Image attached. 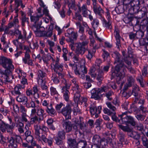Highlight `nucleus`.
I'll return each instance as SVG.
<instances>
[{"label":"nucleus","instance_id":"423d86ee","mask_svg":"<svg viewBox=\"0 0 148 148\" xmlns=\"http://www.w3.org/2000/svg\"><path fill=\"white\" fill-rule=\"evenodd\" d=\"M8 146L10 147L16 146L17 144L21 143L22 139L21 136L17 135H14L10 137H8L7 138Z\"/></svg>","mask_w":148,"mask_h":148},{"label":"nucleus","instance_id":"a878e982","mask_svg":"<svg viewBox=\"0 0 148 148\" xmlns=\"http://www.w3.org/2000/svg\"><path fill=\"white\" fill-rule=\"evenodd\" d=\"M37 114L40 120H42L44 119V116L45 115V113L44 110L42 108L38 109L37 111Z\"/></svg>","mask_w":148,"mask_h":148},{"label":"nucleus","instance_id":"8fccbe9b","mask_svg":"<svg viewBox=\"0 0 148 148\" xmlns=\"http://www.w3.org/2000/svg\"><path fill=\"white\" fill-rule=\"evenodd\" d=\"M73 91H75L76 92H77L78 91L79 92H80L81 91V90L79 88L77 84L73 85Z\"/></svg>","mask_w":148,"mask_h":148},{"label":"nucleus","instance_id":"20e7f679","mask_svg":"<svg viewBox=\"0 0 148 148\" xmlns=\"http://www.w3.org/2000/svg\"><path fill=\"white\" fill-rule=\"evenodd\" d=\"M88 43L89 41L86 40L81 42H79L75 43V52L77 56H82L88 50L87 46Z\"/></svg>","mask_w":148,"mask_h":148},{"label":"nucleus","instance_id":"4be33fe9","mask_svg":"<svg viewBox=\"0 0 148 148\" xmlns=\"http://www.w3.org/2000/svg\"><path fill=\"white\" fill-rule=\"evenodd\" d=\"M52 104L51 103L49 107H47L46 110L47 112L52 117H53L56 115V112L52 106Z\"/></svg>","mask_w":148,"mask_h":148},{"label":"nucleus","instance_id":"72a5a7b5","mask_svg":"<svg viewBox=\"0 0 148 148\" xmlns=\"http://www.w3.org/2000/svg\"><path fill=\"white\" fill-rule=\"evenodd\" d=\"M80 92H79V91H78L77 92H75L74 94V100L75 103L77 104L80 103Z\"/></svg>","mask_w":148,"mask_h":148},{"label":"nucleus","instance_id":"cd10ccee","mask_svg":"<svg viewBox=\"0 0 148 148\" xmlns=\"http://www.w3.org/2000/svg\"><path fill=\"white\" fill-rule=\"evenodd\" d=\"M24 126L23 123L21 121H19L16 123V127L18 128V130L21 134L24 132Z\"/></svg>","mask_w":148,"mask_h":148},{"label":"nucleus","instance_id":"4d7b16f0","mask_svg":"<svg viewBox=\"0 0 148 148\" xmlns=\"http://www.w3.org/2000/svg\"><path fill=\"white\" fill-rule=\"evenodd\" d=\"M53 32L52 30L49 29L47 32H45L44 34L47 37H50L52 35Z\"/></svg>","mask_w":148,"mask_h":148},{"label":"nucleus","instance_id":"5fc2aeb1","mask_svg":"<svg viewBox=\"0 0 148 148\" xmlns=\"http://www.w3.org/2000/svg\"><path fill=\"white\" fill-rule=\"evenodd\" d=\"M103 25L105 27L108 29H110L111 27V23L109 21L106 22L105 20H104Z\"/></svg>","mask_w":148,"mask_h":148},{"label":"nucleus","instance_id":"ea45409f","mask_svg":"<svg viewBox=\"0 0 148 148\" xmlns=\"http://www.w3.org/2000/svg\"><path fill=\"white\" fill-rule=\"evenodd\" d=\"M38 79H42L43 78L46 76V75L45 73L41 70H39L38 71Z\"/></svg>","mask_w":148,"mask_h":148},{"label":"nucleus","instance_id":"37998d69","mask_svg":"<svg viewBox=\"0 0 148 148\" xmlns=\"http://www.w3.org/2000/svg\"><path fill=\"white\" fill-rule=\"evenodd\" d=\"M41 120H39V118L36 115L31 118L30 120V122L31 124H33L35 123L36 121H38L39 122H40Z\"/></svg>","mask_w":148,"mask_h":148},{"label":"nucleus","instance_id":"e2e57ef3","mask_svg":"<svg viewBox=\"0 0 148 148\" xmlns=\"http://www.w3.org/2000/svg\"><path fill=\"white\" fill-rule=\"evenodd\" d=\"M67 41L68 42H70L71 43V44L70 45V47H71V49L72 50H75V47L74 46V42L72 39H69L68 40H67Z\"/></svg>","mask_w":148,"mask_h":148},{"label":"nucleus","instance_id":"f8f14e48","mask_svg":"<svg viewBox=\"0 0 148 148\" xmlns=\"http://www.w3.org/2000/svg\"><path fill=\"white\" fill-rule=\"evenodd\" d=\"M38 82L39 84L40 85V87L42 90L40 92L42 94V96L43 97H45L48 95L49 91L48 89V87L45 84V82L42 79H38Z\"/></svg>","mask_w":148,"mask_h":148},{"label":"nucleus","instance_id":"680f3d73","mask_svg":"<svg viewBox=\"0 0 148 148\" xmlns=\"http://www.w3.org/2000/svg\"><path fill=\"white\" fill-rule=\"evenodd\" d=\"M84 25L85 27H86V26L87 27H88L86 29V32H88V34L90 36V37L92 36V32L91 29L88 26L87 24L86 23H85V24Z\"/></svg>","mask_w":148,"mask_h":148},{"label":"nucleus","instance_id":"2eb2a0df","mask_svg":"<svg viewBox=\"0 0 148 148\" xmlns=\"http://www.w3.org/2000/svg\"><path fill=\"white\" fill-rule=\"evenodd\" d=\"M70 86H68L67 84L62 87V92L63 93L64 97L66 101H68L69 100V94L70 92L68 90Z\"/></svg>","mask_w":148,"mask_h":148},{"label":"nucleus","instance_id":"603ef678","mask_svg":"<svg viewBox=\"0 0 148 148\" xmlns=\"http://www.w3.org/2000/svg\"><path fill=\"white\" fill-rule=\"evenodd\" d=\"M142 140L143 145L145 147L148 146V140L147 138L144 136L142 137Z\"/></svg>","mask_w":148,"mask_h":148},{"label":"nucleus","instance_id":"0eeeda50","mask_svg":"<svg viewBox=\"0 0 148 148\" xmlns=\"http://www.w3.org/2000/svg\"><path fill=\"white\" fill-rule=\"evenodd\" d=\"M126 112L123 113L119 115V117L120 119V123H130L132 125L134 126L136 125V122L133 118L130 116L126 115Z\"/></svg>","mask_w":148,"mask_h":148},{"label":"nucleus","instance_id":"f03ea898","mask_svg":"<svg viewBox=\"0 0 148 148\" xmlns=\"http://www.w3.org/2000/svg\"><path fill=\"white\" fill-rule=\"evenodd\" d=\"M12 60L9 58H8L4 57H1L0 58V65L4 69V71L0 69V73L4 76L5 81L8 82H10L9 80V75L14 70V67L12 64Z\"/></svg>","mask_w":148,"mask_h":148},{"label":"nucleus","instance_id":"bf43d9fd","mask_svg":"<svg viewBox=\"0 0 148 148\" xmlns=\"http://www.w3.org/2000/svg\"><path fill=\"white\" fill-rule=\"evenodd\" d=\"M113 94V93L112 91H110L106 93L105 96L108 99L110 100H111L112 99V98L111 97H111Z\"/></svg>","mask_w":148,"mask_h":148},{"label":"nucleus","instance_id":"49530a36","mask_svg":"<svg viewBox=\"0 0 148 148\" xmlns=\"http://www.w3.org/2000/svg\"><path fill=\"white\" fill-rule=\"evenodd\" d=\"M80 12L79 11H78L75 13V18L76 20L81 21H83V18L81 15L80 14Z\"/></svg>","mask_w":148,"mask_h":148},{"label":"nucleus","instance_id":"ddd939ff","mask_svg":"<svg viewBox=\"0 0 148 148\" xmlns=\"http://www.w3.org/2000/svg\"><path fill=\"white\" fill-rule=\"evenodd\" d=\"M90 112L92 115H95V117L97 118L98 117V114L101 112V107L98 106L97 108L94 104H91L89 106Z\"/></svg>","mask_w":148,"mask_h":148},{"label":"nucleus","instance_id":"9d476101","mask_svg":"<svg viewBox=\"0 0 148 148\" xmlns=\"http://www.w3.org/2000/svg\"><path fill=\"white\" fill-rule=\"evenodd\" d=\"M102 88H95L92 89L90 91L91 98L95 100H99L101 99L102 97Z\"/></svg>","mask_w":148,"mask_h":148},{"label":"nucleus","instance_id":"1a4fd4ad","mask_svg":"<svg viewBox=\"0 0 148 148\" xmlns=\"http://www.w3.org/2000/svg\"><path fill=\"white\" fill-rule=\"evenodd\" d=\"M63 77L64 75L61 73H53L51 80L55 84H58L60 82V81L61 80L62 82L65 85L66 84H67L66 81Z\"/></svg>","mask_w":148,"mask_h":148},{"label":"nucleus","instance_id":"13d9d810","mask_svg":"<svg viewBox=\"0 0 148 148\" xmlns=\"http://www.w3.org/2000/svg\"><path fill=\"white\" fill-rule=\"evenodd\" d=\"M114 34L116 39H120L121 36L119 34V31L118 29H115Z\"/></svg>","mask_w":148,"mask_h":148},{"label":"nucleus","instance_id":"a211bd4d","mask_svg":"<svg viewBox=\"0 0 148 148\" xmlns=\"http://www.w3.org/2000/svg\"><path fill=\"white\" fill-rule=\"evenodd\" d=\"M25 87L24 85H21L20 84H18L14 87V90L11 92L12 94L14 95H21V89H24Z\"/></svg>","mask_w":148,"mask_h":148},{"label":"nucleus","instance_id":"774afa93","mask_svg":"<svg viewBox=\"0 0 148 148\" xmlns=\"http://www.w3.org/2000/svg\"><path fill=\"white\" fill-rule=\"evenodd\" d=\"M19 107L17 104H14L13 105V109L15 113L18 112L19 111Z\"/></svg>","mask_w":148,"mask_h":148},{"label":"nucleus","instance_id":"4c0bfd02","mask_svg":"<svg viewBox=\"0 0 148 148\" xmlns=\"http://www.w3.org/2000/svg\"><path fill=\"white\" fill-rule=\"evenodd\" d=\"M119 127L121 130L125 132H131L132 129L127 126H124L122 125H119Z\"/></svg>","mask_w":148,"mask_h":148},{"label":"nucleus","instance_id":"b1692460","mask_svg":"<svg viewBox=\"0 0 148 148\" xmlns=\"http://www.w3.org/2000/svg\"><path fill=\"white\" fill-rule=\"evenodd\" d=\"M53 62V64L54 66V70L56 73H61L63 71V66L61 64H55Z\"/></svg>","mask_w":148,"mask_h":148},{"label":"nucleus","instance_id":"f3484780","mask_svg":"<svg viewBox=\"0 0 148 148\" xmlns=\"http://www.w3.org/2000/svg\"><path fill=\"white\" fill-rule=\"evenodd\" d=\"M106 104L108 107L110 109L112 110L113 111V112H112L110 111L108 108H105L103 110L104 112L106 114H107L108 115H110L112 114H115V111L116 110V108L114 106H112L111 103L110 102H108L106 103Z\"/></svg>","mask_w":148,"mask_h":148},{"label":"nucleus","instance_id":"09e8293b","mask_svg":"<svg viewBox=\"0 0 148 148\" xmlns=\"http://www.w3.org/2000/svg\"><path fill=\"white\" fill-rule=\"evenodd\" d=\"M29 18H27L26 17H23L21 18V23L23 26H24L25 25V23H27L28 24L29 23L28 22Z\"/></svg>","mask_w":148,"mask_h":148},{"label":"nucleus","instance_id":"c03bdc74","mask_svg":"<svg viewBox=\"0 0 148 148\" xmlns=\"http://www.w3.org/2000/svg\"><path fill=\"white\" fill-rule=\"evenodd\" d=\"M135 101L138 104L142 106L144 104V100L140 98H138V97H135Z\"/></svg>","mask_w":148,"mask_h":148},{"label":"nucleus","instance_id":"c756f323","mask_svg":"<svg viewBox=\"0 0 148 148\" xmlns=\"http://www.w3.org/2000/svg\"><path fill=\"white\" fill-rule=\"evenodd\" d=\"M120 142H118L117 144V146H114V147L116 148L121 147L123 146V142L124 141V136L123 134H120L119 135Z\"/></svg>","mask_w":148,"mask_h":148},{"label":"nucleus","instance_id":"6ab92c4d","mask_svg":"<svg viewBox=\"0 0 148 148\" xmlns=\"http://www.w3.org/2000/svg\"><path fill=\"white\" fill-rule=\"evenodd\" d=\"M79 11V12H82V14L84 17H86L88 15V12L90 11L88 9L87 6L85 4H83L82 6L80 7L79 5H78Z\"/></svg>","mask_w":148,"mask_h":148},{"label":"nucleus","instance_id":"dca6fc26","mask_svg":"<svg viewBox=\"0 0 148 148\" xmlns=\"http://www.w3.org/2000/svg\"><path fill=\"white\" fill-rule=\"evenodd\" d=\"M67 136V143L68 148H76L77 143L76 139L69 137V135Z\"/></svg>","mask_w":148,"mask_h":148},{"label":"nucleus","instance_id":"4468645a","mask_svg":"<svg viewBox=\"0 0 148 148\" xmlns=\"http://www.w3.org/2000/svg\"><path fill=\"white\" fill-rule=\"evenodd\" d=\"M34 128L35 130V135H36V137L38 138L39 137V135L40 134V130H41L44 132H46L48 130V128L44 125L41 126L38 125H35Z\"/></svg>","mask_w":148,"mask_h":148},{"label":"nucleus","instance_id":"a19ab883","mask_svg":"<svg viewBox=\"0 0 148 148\" xmlns=\"http://www.w3.org/2000/svg\"><path fill=\"white\" fill-rule=\"evenodd\" d=\"M30 59V57L29 54L27 53H25V57L23 58V61L24 63L26 64L27 61Z\"/></svg>","mask_w":148,"mask_h":148},{"label":"nucleus","instance_id":"f704fd0d","mask_svg":"<svg viewBox=\"0 0 148 148\" xmlns=\"http://www.w3.org/2000/svg\"><path fill=\"white\" fill-rule=\"evenodd\" d=\"M67 36L69 38L66 39V41L67 40H69L71 39L74 41V40H76L77 34V33L73 32L71 34L68 35Z\"/></svg>","mask_w":148,"mask_h":148},{"label":"nucleus","instance_id":"473e14b6","mask_svg":"<svg viewBox=\"0 0 148 148\" xmlns=\"http://www.w3.org/2000/svg\"><path fill=\"white\" fill-rule=\"evenodd\" d=\"M139 87L137 85L135 86L132 90V94L135 97H138L139 94Z\"/></svg>","mask_w":148,"mask_h":148},{"label":"nucleus","instance_id":"5701e85b","mask_svg":"<svg viewBox=\"0 0 148 148\" xmlns=\"http://www.w3.org/2000/svg\"><path fill=\"white\" fill-rule=\"evenodd\" d=\"M20 5H21V8L23 9L25 7V5L23 4L22 0H15L14 10L16 13L20 10L18 8Z\"/></svg>","mask_w":148,"mask_h":148},{"label":"nucleus","instance_id":"6e6d98bb","mask_svg":"<svg viewBox=\"0 0 148 148\" xmlns=\"http://www.w3.org/2000/svg\"><path fill=\"white\" fill-rule=\"evenodd\" d=\"M28 116L27 114H21V121L23 122H27L28 120L27 118V117Z\"/></svg>","mask_w":148,"mask_h":148},{"label":"nucleus","instance_id":"412c9836","mask_svg":"<svg viewBox=\"0 0 148 148\" xmlns=\"http://www.w3.org/2000/svg\"><path fill=\"white\" fill-rule=\"evenodd\" d=\"M102 139L98 135H94L92 139V142L94 144L97 146L98 148H100V145Z\"/></svg>","mask_w":148,"mask_h":148},{"label":"nucleus","instance_id":"de8ad7c7","mask_svg":"<svg viewBox=\"0 0 148 148\" xmlns=\"http://www.w3.org/2000/svg\"><path fill=\"white\" fill-rule=\"evenodd\" d=\"M36 138L38 139L39 140L41 141L42 140L44 142H45L47 141V138L46 137V136L45 135H42L41 136H40V135H39V138H37L36 136V135H35Z\"/></svg>","mask_w":148,"mask_h":148},{"label":"nucleus","instance_id":"338daca9","mask_svg":"<svg viewBox=\"0 0 148 148\" xmlns=\"http://www.w3.org/2000/svg\"><path fill=\"white\" fill-rule=\"evenodd\" d=\"M136 117L138 120L141 121H143L145 118V116L140 114L137 115Z\"/></svg>","mask_w":148,"mask_h":148},{"label":"nucleus","instance_id":"c9c22d12","mask_svg":"<svg viewBox=\"0 0 148 148\" xmlns=\"http://www.w3.org/2000/svg\"><path fill=\"white\" fill-rule=\"evenodd\" d=\"M17 39L18 40L21 39L22 41L24 40L26 38V32L25 31H24L23 34H21V32L17 35Z\"/></svg>","mask_w":148,"mask_h":148},{"label":"nucleus","instance_id":"f257e3e1","mask_svg":"<svg viewBox=\"0 0 148 148\" xmlns=\"http://www.w3.org/2000/svg\"><path fill=\"white\" fill-rule=\"evenodd\" d=\"M113 57L115 59L114 63H117L115 69H113L112 71V75L116 77V80L117 84H120V88H121L123 83L121 79L125 76V69L126 66L124 64L123 62L120 59V55L118 52H116L112 54Z\"/></svg>","mask_w":148,"mask_h":148},{"label":"nucleus","instance_id":"39448f33","mask_svg":"<svg viewBox=\"0 0 148 148\" xmlns=\"http://www.w3.org/2000/svg\"><path fill=\"white\" fill-rule=\"evenodd\" d=\"M15 125L14 123H12V124L10 125L2 120H0V130L3 133H5L6 131L10 134H12Z\"/></svg>","mask_w":148,"mask_h":148},{"label":"nucleus","instance_id":"a18cd8bd","mask_svg":"<svg viewBox=\"0 0 148 148\" xmlns=\"http://www.w3.org/2000/svg\"><path fill=\"white\" fill-rule=\"evenodd\" d=\"M58 137L60 139H63L65 138V132L64 131H59L58 134Z\"/></svg>","mask_w":148,"mask_h":148},{"label":"nucleus","instance_id":"052dcab7","mask_svg":"<svg viewBox=\"0 0 148 148\" xmlns=\"http://www.w3.org/2000/svg\"><path fill=\"white\" fill-rule=\"evenodd\" d=\"M140 110L142 111L143 113L145 114V116L148 115V111L146 110V108L143 106H140ZM148 117V116L147 117Z\"/></svg>","mask_w":148,"mask_h":148},{"label":"nucleus","instance_id":"7ed1b4c3","mask_svg":"<svg viewBox=\"0 0 148 148\" xmlns=\"http://www.w3.org/2000/svg\"><path fill=\"white\" fill-rule=\"evenodd\" d=\"M55 108L59 113L61 114L65 117L66 119H71L72 109L69 104H67L66 106H64L62 103H60L56 105Z\"/></svg>","mask_w":148,"mask_h":148},{"label":"nucleus","instance_id":"58836bf2","mask_svg":"<svg viewBox=\"0 0 148 148\" xmlns=\"http://www.w3.org/2000/svg\"><path fill=\"white\" fill-rule=\"evenodd\" d=\"M79 5L80 7V4L79 3H78L77 5H76L75 4V2L74 0H73L72 2L71 5L70 7V8L73 9L75 11L77 10V9L79 10V7H78V5Z\"/></svg>","mask_w":148,"mask_h":148},{"label":"nucleus","instance_id":"bb28decb","mask_svg":"<svg viewBox=\"0 0 148 148\" xmlns=\"http://www.w3.org/2000/svg\"><path fill=\"white\" fill-rule=\"evenodd\" d=\"M28 99L27 98L26 96L24 95H18L16 97V100L20 103H24L27 102Z\"/></svg>","mask_w":148,"mask_h":148},{"label":"nucleus","instance_id":"2f4dec72","mask_svg":"<svg viewBox=\"0 0 148 148\" xmlns=\"http://www.w3.org/2000/svg\"><path fill=\"white\" fill-rule=\"evenodd\" d=\"M42 17V14H38V15H36L33 16L31 15L30 19L31 21L34 23L36 25V23L38 21L39 18Z\"/></svg>","mask_w":148,"mask_h":148},{"label":"nucleus","instance_id":"9b49d317","mask_svg":"<svg viewBox=\"0 0 148 148\" xmlns=\"http://www.w3.org/2000/svg\"><path fill=\"white\" fill-rule=\"evenodd\" d=\"M102 63V61L100 59H97L95 62V66L97 68V79L99 81V82L101 83V78L102 77V67L100 66Z\"/></svg>","mask_w":148,"mask_h":148},{"label":"nucleus","instance_id":"c85d7f7f","mask_svg":"<svg viewBox=\"0 0 148 148\" xmlns=\"http://www.w3.org/2000/svg\"><path fill=\"white\" fill-rule=\"evenodd\" d=\"M87 145V142L86 140H82L77 143L76 148H85Z\"/></svg>","mask_w":148,"mask_h":148},{"label":"nucleus","instance_id":"6e6552de","mask_svg":"<svg viewBox=\"0 0 148 148\" xmlns=\"http://www.w3.org/2000/svg\"><path fill=\"white\" fill-rule=\"evenodd\" d=\"M80 68L78 69L77 66L76 65H72L71 64H69V65L72 67V69L74 71L76 75H80V73L79 71H81L82 73L86 74L87 73V71L86 68L84 65V61L82 60L80 62Z\"/></svg>","mask_w":148,"mask_h":148},{"label":"nucleus","instance_id":"3c124183","mask_svg":"<svg viewBox=\"0 0 148 148\" xmlns=\"http://www.w3.org/2000/svg\"><path fill=\"white\" fill-rule=\"evenodd\" d=\"M50 90L51 95H54L58 94V93L56 90V88L52 86L50 87Z\"/></svg>","mask_w":148,"mask_h":148},{"label":"nucleus","instance_id":"864d4df0","mask_svg":"<svg viewBox=\"0 0 148 148\" xmlns=\"http://www.w3.org/2000/svg\"><path fill=\"white\" fill-rule=\"evenodd\" d=\"M80 128L83 131H85L86 129V125L84 122H82L79 124Z\"/></svg>","mask_w":148,"mask_h":148},{"label":"nucleus","instance_id":"69168bd1","mask_svg":"<svg viewBox=\"0 0 148 148\" xmlns=\"http://www.w3.org/2000/svg\"><path fill=\"white\" fill-rule=\"evenodd\" d=\"M135 128V129L138 130L142 131L143 130V126L142 124L139 123L137 124Z\"/></svg>","mask_w":148,"mask_h":148},{"label":"nucleus","instance_id":"393cba45","mask_svg":"<svg viewBox=\"0 0 148 148\" xmlns=\"http://www.w3.org/2000/svg\"><path fill=\"white\" fill-rule=\"evenodd\" d=\"M42 59L45 63L47 64L48 61H49L51 59L52 61L54 63L55 60L51 56L50 53H48L47 54H43L42 56Z\"/></svg>","mask_w":148,"mask_h":148},{"label":"nucleus","instance_id":"7c9ffc66","mask_svg":"<svg viewBox=\"0 0 148 148\" xmlns=\"http://www.w3.org/2000/svg\"><path fill=\"white\" fill-rule=\"evenodd\" d=\"M33 91L34 92L33 95L35 99H38L39 98V94L38 93V90L36 86H34L32 88Z\"/></svg>","mask_w":148,"mask_h":148},{"label":"nucleus","instance_id":"79ce46f5","mask_svg":"<svg viewBox=\"0 0 148 148\" xmlns=\"http://www.w3.org/2000/svg\"><path fill=\"white\" fill-rule=\"evenodd\" d=\"M127 81L128 86H131L132 84L134 83L135 80L134 78L132 76H129L127 77Z\"/></svg>","mask_w":148,"mask_h":148},{"label":"nucleus","instance_id":"e433bc0d","mask_svg":"<svg viewBox=\"0 0 148 148\" xmlns=\"http://www.w3.org/2000/svg\"><path fill=\"white\" fill-rule=\"evenodd\" d=\"M93 6V9L94 12L96 14H98L99 15H101V12L102 10V9L100 6H98L97 5Z\"/></svg>","mask_w":148,"mask_h":148},{"label":"nucleus","instance_id":"aec40b11","mask_svg":"<svg viewBox=\"0 0 148 148\" xmlns=\"http://www.w3.org/2000/svg\"><path fill=\"white\" fill-rule=\"evenodd\" d=\"M62 125L66 132H69L72 130L73 125L71 122L64 121L63 122Z\"/></svg>","mask_w":148,"mask_h":148},{"label":"nucleus","instance_id":"0e129e2a","mask_svg":"<svg viewBox=\"0 0 148 148\" xmlns=\"http://www.w3.org/2000/svg\"><path fill=\"white\" fill-rule=\"evenodd\" d=\"M54 7L55 8L59 9L61 6L60 3L58 1H56L53 3Z\"/></svg>","mask_w":148,"mask_h":148}]
</instances>
